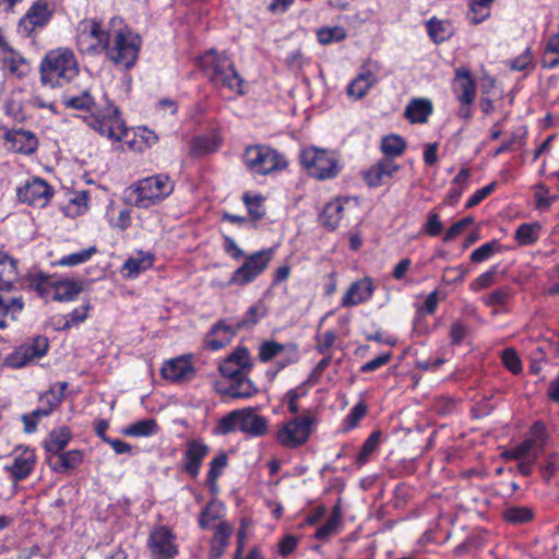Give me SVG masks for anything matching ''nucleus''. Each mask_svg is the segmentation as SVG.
<instances>
[{
  "instance_id": "obj_1",
  "label": "nucleus",
  "mask_w": 559,
  "mask_h": 559,
  "mask_svg": "<svg viewBox=\"0 0 559 559\" xmlns=\"http://www.w3.org/2000/svg\"><path fill=\"white\" fill-rule=\"evenodd\" d=\"M112 28L107 31L96 20H83L78 26L76 46L82 53L99 55L106 51L117 66L130 69L134 66L141 38L121 21L112 20Z\"/></svg>"
},
{
  "instance_id": "obj_2",
  "label": "nucleus",
  "mask_w": 559,
  "mask_h": 559,
  "mask_svg": "<svg viewBox=\"0 0 559 559\" xmlns=\"http://www.w3.org/2000/svg\"><path fill=\"white\" fill-rule=\"evenodd\" d=\"M64 105L68 108L88 111L91 114L88 124L103 136L121 141L127 135V128L119 109L109 102L106 95L95 99L88 91H85L81 95L66 99Z\"/></svg>"
},
{
  "instance_id": "obj_3",
  "label": "nucleus",
  "mask_w": 559,
  "mask_h": 559,
  "mask_svg": "<svg viewBox=\"0 0 559 559\" xmlns=\"http://www.w3.org/2000/svg\"><path fill=\"white\" fill-rule=\"evenodd\" d=\"M79 71L75 55L71 49H53L46 53L40 63V82L50 87L63 86L76 78Z\"/></svg>"
},
{
  "instance_id": "obj_4",
  "label": "nucleus",
  "mask_w": 559,
  "mask_h": 559,
  "mask_svg": "<svg viewBox=\"0 0 559 559\" xmlns=\"http://www.w3.org/2000/svg\"><path fill=\"white\" fill-rule=\"evenodd\" d=\"M174 190V183L167 175L159 174L138 180L127 190L130 203L136 207L148 209L160 203Z\"/></svg>"
},
{
  "instance_id": "obj_5",
  "label": "nucleus",
  "mask_w": 559,
  "mask_h": 559,
  "mask_svg": "<svg viewBox=\"0 0 559 559\" xmlns=\"http://www.w3.org/2000/svg\"><path fill=\"white\" fill-rule=\"evenodd\" d=\"M203 67L211 82L218 88L242 94V79L237 73L228 56L209 52L202 60Z\"/></svg>"
},
{
  "instance_id": "obj_6",
  "label": "nucleus",
  "mask_w": 559,
  "mask_h": 559,
  "mask_svg": "<svg viewBox=\"0 0 559 559\" xmlns=\"http://www.w3.org/2000/svg\"><path fill=\"white\" fill-rule=\"evenodd\" d=\"M243 160L251 171L259 175H267L287 166L283 155L266 145L248 146L243 153Z\"/></svg>"
},
{
  "instance_id": "obj_7",
  "label": "nucleus",
  "mask_w": 559,
  "mask_h": 559,
  "mask_svg": "<svg viewBox=\"0 0 559 559\" xmlns=\"http://www.w3.org/2000/svg\"><path fill=\"white\" fill-rule=\"evenodd\" d=\"M275 249L267 248L243 257V263L236 269L230 278L229 285L245 286L259 277L274 259Z\"/></svg>"
},
{
  "instance_id": "obj_8",
  "label": "nucleus",
  "mask_w": 559,
  "mask_h": 559,
  "mask_svg": "<svg viewBox=\"0 0 559 559\" xmlns=\"http://www.w3.org/2000/svg\"><path fill=\"white\" fill-rule=\"evenodd\" d=\"M314 425L316 418L310 413L296 416L280 428L276 440L285 448L296 449L309 440Z\"/></svg>"
},
{
  "instance_id": "obj_9",
  "label": "nucleus",
  "mask_w": 559,
  "mask_h": 559,
  "mask_svg": "<svg viewBox=\"0 0 559 559\" xmlns=\"http://www.w3.org/2000/svg\"><path fill=\"white\" fill-rule=\"evenodd\" d=\"M300 159L309 175L319 180L333 178L340 173L338 162L334 153L326 150L306 148L302 151Z\"/></svg>"
},
{
  "instance_id": "obj_10",
  "label": "nucleus",
  "mask_w": 559,
  "mask_h": 559,
  "mask_svg": "<svg viewBox=\"0 0 559 559\" xmlns=\"http://www.w3.org/2000/svg\"><path fill=\"white\" fill-rule=\"evenodd\" d=\"M53 0H36L20 19L17 31L23 36L31 37L43 29L50 22L55 13Z\"/></svg>"
},
{
  "instance_id": "obj_11",
  "label": "nucleus",
  "mask_w": 559,
  "mask_h": 559,
  "mask_svg": "<svg viewBox=\"0 0 559 559\" xmlns=\"http://www.w3.org/2000/svg\"><path fill=\"white\" fill-rule=\"evenodd\" d=\"M49 348L48 338L36 336L22 345L17 346L12 353L7 355L4 364L8 367L21 368L28 362L45 356Z\"/></svg>"
},
{
  "instance_id": "obj_12",
  "label": "nucleus",
  "mask_w": 559,
  "mask_h": 559,
  "mask_svg": "<svg viewBox=\"0 0 559 559\" xmlns=\"http://www.w3.org/2000/svg\"><path fill=\"white\" fill-rule=\"evenodd\" d=\"M175 539L176 536L168 527L164 525L154 527L147 540L153 559H173L178 552Z\"/></svg>"
},
{
  "instance_id": "obj_13",
  "label": "nucleus",
  "mask_w": 559,
  "mask_h": 559,
  "mask_svg": "<svg viewBox=\"0 0 559 559\" xmlns=\"http://www.w3.org/2000/svg\"><path fill=\"white\" fill-rule=\"evenodd\" d=\"M37 462L35 451L29 448H17L11 453V463L4 466L10 478L17 484L27 478L34 471Z\"/></svg>"
},
{
  "instance_id": "obj_14",
  "label": "nucleus",
  "mask_w": 559,
  "mask_h": 559,
  "mask_svg": "<svg viewBox=\"0 0 559 559\" xmlns=\"http://www.w3.org/2000/svg\"><path fill=\"white\" fill-rule=\"evenodd\" d=\"M53 195V189L43 179L33 178L17 190L19 200L34 207L46 206Z\"/></svg>"
},
{
  "instance_id": "obj_15",
  "label": "nucleus",
  "mask_w": 559,
  "mask_h": 559,
  "mask_svg": "<svg viewBox=\"0 0 559 559\" xmlns=\"http://www.w3.org/2000/svg\"><path fill=\"white\" fill-rule=\"evenodd\" d=\"M251 368V358L246 347L236 348L219 364L222 376L229 379L248 374Z\"/></svg>"
},
{
  "instance_id": "obj_16",
  "label": "nucleus",
  "mask_w": 559,
  "mask_h": 559,
  "mask_svg": "<svg viewBox=\"0 0 559 559\" xmlns=\"http://www.w3.org/2000/svg\"><path fill=\"white\" fill-rule=\"evenodd\" d=\"M3 138L8 150L23 155L34 154L39 144L36 134L24 129L8 130Z\"/></svg>"
},
{
  "instance_id": "obj_17",
  "label": "nucleus",
  "mask_w": 559,
  "mask_h": 559,
  "mask_svg": "<svg viewBox=\"0 0 559 559\" xmlns=\"http://www.w3.org/2000/svg\"><path fill=\"white\" fill-rule=\"evenodd\" d=\"M400 169L401 166L394 160L390 158H381L365 171L364 179L368 187L378 188L384 185L388 179L393 178Z\"/></svg>"
},
{
  "instance_id": "obj_18",
  "label": "nucleus",
  "mask_w": 559,
  "mask_h": 559,
  "mask_svg": "<svg viewBox=\"0 0 559 559\" xmlns=\"http://www.w3.org/2000/svg\"><path fill=\"white\" fill-rule=\"evenodd\" d=\"M453 91L461 104H473L476 97V82L467 68L455 70Z\"/></svg>"
},
{
  "instance_id": "obj_19",
  "label": "nucleus",
  "mask_w": 559,
  "mask_h": 559,
  "mask_svg": "<svg viewBox=\"0 0 559 559\" xmlns=\"http://www.w3.org/2000/svg\"><path fill=\"white\" fill-rule=\"evenodd\" d=\"M240 329L237 322L235 324H227L221 320L216 322L205 336V345L212 350H217L225 347Z\"/></svg>"
},
{
  "instance_id": "obj_20",
  "label": "nucleus",
  "mask_w": 559,
  "mask_h": 559,
  "mask_svg": "<svg viewBox=\"0 0 559 559\" xmlns=\"http://www.w3.org/2000/svg\"><path fill=\"white\" fill-rule=\"evenodd\" d=\"M210 448L199 440H189L185 452L186 463L182 471L191 477L199 475L202 461L209 454Z\"/></svg>"
},
{
  "instance_id": "obj_21",
  "label": "nucleus",
  "mask_w": 559,
  "mask_h": 559,
  "mask_svg": "<svg viewBox=\"0 0 559 559\" xmlns=\"http://www.w3.org/2000/svg\"><path fill=\"white\" fill-rule=\"evenodd\" d=\"M374 287L369 277H365L354 282L346 294L343 296L341 305L344 308H349L362 304L371 298Z\"/></svg>"
},
{
  "instance_id": "obj_22",
  "label": "nucleus",
  "mask_w": 559,
  "mask_h": 559,
  "mask_svg": "<svg viewBox=\"0 0 559 559\" xmlns=\"http://www.w3.org/2000/svg\"><path fill=\"white\" fill-rule=\"evenodd\" d=\"M240 431L251 437H261L267 431V419L251 407L241 408Z\"/></svg>"
},
{
  "instance_id": "obj_23",
  "label": "nucleus",
  "mask_w": 559,
  "mask_h": 559,
  "mask_svg": "<svg viewBox=\"0 0 559 559\" xmlns=\"http://www.w3.org/2000/svg\"><path fill=\"white\" fill-rule=\"evenodd\" d=\"M194 372L190 361L185 358L171 359L160 370L163 378L173 382L190 380Z\"/></svg>"
},
{
  "instance_id": "obj_24",
  "label": "nucleus",
  "mask_w": 559,
  "mask_h": 559,
  "mask_svg": "<svg viewBox=\"0 0 559 559\" xmlns=\"http://www.w3.org/2000/svg\"><path fill=\"white\" fill-rule=\"evenodd\" d=\"M84 459V454L80 450H70L60 452L56 456L48 459L49 466L57 473H66L76 468Z\"/></svg>"
},
{
  "instance_id": "obj_25",
  "label": "nucleus",
  "mask_w": 559,
  "mask_h": 559,
  "mask_svg": "<svg viewBox=\"0 0 559 559\" xmlns=\"http://www.w3.org/2000/svg\"><path fill=\"white\" fill-rule=\"evenodd\" d=\"M233 532L234 528L229 523L225 521H221L218 523V525L215 527V533L211 539V559H219L223 556L226 547L229 544V538Z\"/></svg>"
},
{
  "instance_id": "obj_26",
  "label": "nucleus",
  "mask_w": 559,
  "mask_h": 559,
  "mask_svg": "<svg viewBox=\"0 0 559 559\" xmlns=\"http://www.w3.org/2000/svg\"><path fill=\"white\" fill-rule=\"evenodd\" d=\"M432 110V103L429 99L413 98L406 106L404 116L412 123H425Z\"/></svg>"
},
{
  "instance_id": "obj_27",
  "label": "nucleus",
  "mask_w": 559,
  "mask_h": 559,
  "mask_svg": "<svg viewBox=\"0 0 559 559\" xmlns=\"http://www.w3.org/2000/svg\"><path fill=\"white\" fill-rule=\"evenodd\" d=\"M23 308L22 297H10L0 294V330L8 326V319L15 321Z\"/></svg>"
},
{
  "instance_id": "obj_28",
  "label": "nucleus",
  "mask_w": 559,
  "mask_h": 559,
  "mask_svg": "<svg viewBox=\"0 0 559 559\" xmlns=\"http://www.w3.org/2000/svg\"><path fill=\"white\" fill-rule=\"evenodd\" d=\"M257 392L258 389L248 378V374H245L242 377L230 379V383L223 394L233 399H248L253 396Z\"/></svg>"
},
{
  "instance_id": "obj_29",
  "label": "nucleus",
  "mask_w": 559,
  "mask_h": 559,
  "mask_svg": "<svg viewBox=\"0 0 559 559\" xmlns=\"http://www.w3.org/2000/svg\"><path fill=\"white\" fill-rule=\"evenodd\" d=\"M16 261L0 252V290H9L19 277Z\"/></svg>"
},
{
  "instance_id": "obj_30",
  "label": "nucleus",
  "mask_w": 559,
  "mask_h": 559,
  "mask_svg": "<svg viewBox=\"0 0 559 559\" xmlns=\"http://www.w3.org/2000/svg\"><path fill=\"white\" fill-rule=\"evenodd\" d=\"M72 438L71 430L68 427H60L53 429L44 442V448L47 452L56 456L68 445Z\"/></svg>"
},
{
  "instance_id": "obj_31",
  "label": "nucleus",
  "mask_w": 559,
  "mask_h": 559,
  "mask_svg": "<svg viewBox=\"0 0 559 559\" xmlns=\"http://www.w3.org/2000/svg\"><path fill=\"white\" fill-rule=\"evenodd\" d=\"M221 145V139L213 133L199 135L190 141V154L193 156H203L214 153Z\"/></svg>"
},
{
  "instance_id": "obj_32",
  "label": "nucleus",
  "mask_w": 559,
  "mask_h": 559,
  "mask_svg": "<svg viewBox=\"0 0 559 559\" xmlns=\"http://www.w3.org/2000/svg\"><path fill=\"white\" fill-rule=\"evenodd\" d=\"M2 50L8 53L3 61L11 74H14L17 78H24L31 72L29 62L10 45L9 49Z\"/></svg>"
},
{
  "instance_id": "obj_33",
  "label": "nucleus",
  "mask_w": 559,
  "mask_h": 559,
  "mask_svg": "<svg viewBox=\"0 0 559 559\" xmlns=\"http://www.w3.org/2000/svg\"><path fill=\"white\" fill-rule=\"evenodd\" d=\"M377 83V76L371 71L359 73L347 86V94L350 97L362 98L369 88Z\"/></svg>"
},
{
  "instance_id": "obj_34",
  "label": "nucleus",
  "mask_w": 559,
  "mask_h": 559,
  "mask_svg": "<svg viewBox=\"0 0 559 559\" xmlns=\"http://www.w3.org/2000/svg\"><path fill=\"white\" fill-rule=\"evenodd\" d=\"M343 212H344L343 201L340 199H336L334 201L329 202L324 206L323 211L320 214V221L323 226H325L326 228H329L331 230H334L338 226V224L343 217Z\"/></svg>"
},
{
  "instance_id": "obj_35",
  "label": "nucleus",
  "mask_w": 559,
  "mask_h": 559,
  "mask_svg": "<svg viewBox=\"0 0 559 559\" xmlns=\"http://www.w3.org/2000/svg\"><path fill=\"white\" fill-rule=\"evenodd\" d=\"M224 515V504L217 500H211L199 515V526L202 530L212 528V523L221 520Z\"/></svg>"
},
{
  "instance_id": "obj_36",
  "label": "nucleus",
  "mask_w": 559,
  "mask_h": 559,
  "mask_svg": "<svg viewBox=\"0 0 559 559\" xmlns=\"http://www.w3.org/2000/svg\"><path fill=\"white\" fill-rule=\"evenodd\" d=\"M82 286L73 281H56L52 300L69 301L75 299L81 293Z\"/></svg>"
},
{
  "instance_id": "obj_37",
  "label": "nucleus",
  "mask_w": 559,
  "mask_h": 559,
  "mask_svg": "<svg viewBox=\"0 0 559 559\" xmlns=\"http://www.w3.org/2000/svg\"><path fill=\"white\" fill-rule=\"evenodd\" d=\"M158 424L154 418H145L127 426L123 433L130 437H150L157 433Z\"/></svg>"
},
{
  "instance_id": "obj_38",
  "label": "nucleus",
  "mask_w": 559,
  "mask_h": 559,
  "mask_svg": "<svg viewBox=\"0 0 559 559\" xmlns=\"http://www.w3.org/2000/svg\"><path fill=\"white\" fill-rule=\"evenodd\" d=\"M153 262L154 257L150 253L142 254L139 258H130L124 262L122 272L127 277H136L141 272L150 269Z\"/></svg>"
},
{
  "instance_id": "obj_39",
  "label": "nucleus",
  "mask_w": 559,
  "mask_h": 559,
  "mask_svg": "<svg viewBox=\"0 0 559 559\" xmlns=\"http://www.w3.org/2000/svg\"><path fill=\"white\" fill-rule=\"evenodd\" d=\"M406 150L405 140L396 134H390L382 138L381 151L384 155L383 158H390L393 160L394 157L401 156Z\"/></svg>"
},
{
  "instance_id": "obj_40",
  "label": "nucleus",
  "mask_w": 559,
  "mask_h": 559,
  "mask_svg": "<svg viewBox=\"0 0 559 559\" xmlns=\"http://www.w3.org/2000/svg\"><path fill=\"white\" fill-rule=\"evenodd\" d=\"M66 386L67 384L63 383L58 394L52 390H49L40 396V403L43 404V407L33 411V416H48L52 409L61 403L63 397V390Z\"/></svg>"
},
{
  "instance_id": "obj_41",
  "label": "nucleus",
  "mask_w": 559,
  "mask_h": 559,
  "mask_svg": "<svg viewBox=\"0 0 559 559\" xmlns=\"http://www.w3.org/2000/svg\"><path fill=\"white\" fill-rule=\"evenodd\" d=\"M56 280L43 273L34 274L29 278V286L35 289L41 298L51 299Z\"/></svg>"
},
{
  "instance_id": "obj_42",
  "label": "nucleus",
  "mask_w": 559,
  "mask_h": 559,
  "mask_svg": "<svg viewBox=\"0 0 559 559\" xmlns=\"http://www.w3.org/2000/svg\"><path fill=\"white\" fill-rule=\"evenodd\" d=\"M240 415L241 409H235L223 416L215 427V433L226 436L240 430Z\"/></svg>"
},
{
  "instance_id": "obj_43",
  "label": "nucleus",
  "mask_w": 559,
  "mask_h": 559,
  "mask_svg": "<svg viewBox=\"0 0 559 559\" xmlns=\"http://www.w3.org/2000/svg\"><path fill=\"white\" fill-rule=\"evenodd\" d=\"M530 441V445L538 454L544 450V447L548 440V433L546 426L542 421L533 424L530 430V436L525 439Z\"/></svg>"
},
{
  "instance_id": "obj_44",
  "label": "nucleus",
  "mask_w": 559,
  "mask_h": 559,
  "mask_svg": "<svg viewBox=\"0 0 559 559\" xmlns=\"http://www.w3.org/2000/svg\"><path fill=\"white\" fill-rule=\"evenodd\" d=\"M534 516L533 510L527 507H510L503 512V519L512 524H524Z\"/></svg>"
},
{
  "instance_id": "obj_45",
  "label": "nucleus",
  "mask_w": 559,
  "mask_h": 559,
  "mask_svg": "<svg viewBox=\"0 0 559 559\" xmlns=\"http://www.w3.org/2000/svg\"><path fill=\"white\" fill-rule=\"evenodd\" d=\"M265 316V307L262 302H257L252 305L243 318L237 321L238 328L241 329H251L254 326L261 318Z\"/></svg>"
},
{
  "instance_id": "obj_46",
  "label": "nucleus",
  "mask_w": 559,
  "mask_h": 559,
  "mask_svg": "<svg viewBox=\"0 0 559 559\" xmlns=\"http://www.w3.org/2000/svg\"><path fill=\"white\" fill-rule=\"evenodd\" d=\"M228 459L226 453H219L210 463V469L207 473V483L211 488L216 485L217 478L223 474L224 468L227 466Z\"/></svg>"
},
{
  "instance_id": "obj_47",
  "label": "nucleus",
  "mask_w": 559,
  "mask_h": 559,
  "mask_svg": "<svg viewBox=\"0 0 559 559\" xmlns=\"http://www.w3.org/2000/svg\"><path fill=\"white\" fill-rule=\"evenodd\" d=\"M317 37L320 44L329 45L346 38V31L341 26L323 27L318 29Z\"/></svg>"
},
{
  "instance_id": "obj_48",
  "label": "nucleus",
  "mask_w": 559,
  "mask_h": 559,
  "mask_svg": "<svg viewBox=\"0 0 559 559\" xmlns=\"http://www.w3.org/2000/svg\"><path fill=\"white\" fill-rule=\"evenodd\" d=\"M380 438H381L380 431H373L367 438V440L364 442V444L356 457V461L358 464L362 465L368 461L370 454L373 453L376 451V449L378 448V445L380 443Z\"/></svg>"
},
{
  "instance_id": "obj_49",
  "label": "nucleus",
  "mask_w": 559,
  "mask_h": 559,
  "mask_svg": "<svg viewBox=\"0 0 559 559\" xmlns=\"http://www.w3.org/2000/svg\"><path fill=\"white\" fill-rule=\"evenodd\" d=\"M539 226L522 224L515 231V239L520 245H531L538 238Z\"/></svg>"
},
{
  "instance_id": "obj_50",
  "label": "nucleus",
  "mask_w": 559,
  "mask_h": 559,
  "mask_svg": "<svg viewBox=\"0 0 559 559\" xmlns=\"http://www.w3.org/2000/svg\"><path fill=\"white\" fill-rule=\"evenodd\" d=\"M284 350V345L275 341H264L259 347V358L267 362Z\"/></svg>"
},
{
  "instance_id": "obj_51",
  "label": "nucleus",
  "mask_w": 559,
  "mask_h": 559,
  "mask_svg": "<svg viewBox=\"0 0 559 559\" xmlns=\"http://www.w3.org/2000/svg\"><path fill=\"white\" fill-rule=\"evenodd\" d=\"M366 404L358 403L357 405H355L344 419V431H349L354 429L358 425V423L366 416Z\"/></svg>"
},
{
  "instance_id": "obj_52",
  "label": "nucleus",
  "mask_w": 559,
  "mask_h": 559,
  "mask_svg": "<svg viewBox=\"0 0 559 559\" xmlns=\"http://www.w3.org/2000/svg\"><path fill=\"white\" fill-rule=\"evenodd\" d=\"M96 252H97V249H96V247L93 246V247L84 249L80 252H75V253L69 254L67 257H63L59 263L61 265H67V266L78 265V264L84 263L87 260H90L92 258V255L95 254Z\"/></svg>"
},
{
  "instance_id": "obj_53",
  "label": "nucleus",
  "mask_w": 559,
  "mask_h": 559,
  "mask_svg": "<svg viewBox=\"0 0 559 559\" xmlns=\"http://www.w3.org/2000/svg\"><path fill=\"white\" fill-rule=\"evenodd\" d=\"M534 450L530 445V441L523 440L518 445L504 452V456L515 461H523L532 457Z\"/></svg>"
},
{
  "instance_id": "obj_54",
  "label": "nucleus",
  "mask_w": 559,
  "mask_h": 559,
  "mask_svg": "<svg viewBox=\"0 0 559 559\" xmlns=\"http://www.w3.org/2000/svg\"><path fill=\"white\" fill-rule=\"evenodd\" d=\"M499 249L497 241H490L481 245L475 249L471 254V261L474 263H480L489 259Z\"/></svg>"
},
{
  "instance_id": "obj_55",
  "label": "nucleus",
  "mask_w": 559,
  "mask_h": 559,
  "mask_svg": "<svg viewBox=\"0 0 559 559\" xmlns=\"http://www.w3.org/2000/svg\"><path fill=\"white\" fill-rule=\"evenodd\" d=\"M242 199H243V203L246 204L248 212L251 215L253 221H259L264 216L265 212L261 204L262 203L261 197H259V195L251 197L250 194L245 193Z\"/></svg>"
},
{
  "instance_id": "obj_56",
  "label": "nucleus",
  "mask_w": 559,
  "mask_h": 559,
  "mask_svg": "<svg viewBox=\"0 0 559 559\" xmlns=\"http://www.w3.org/2000/svg\"><path fill=\"white\" fill-rule=\"evenodd\" d=\"M503 366L513 374L522 372V362L518 353L513 348H507L501 355Z\"/></svg>"
},
{
  "instance_id": "obj_57",
  "label": "nucleus",
  "mask_w": 559,
  "mask_h": 559,
  "mask_svg": "<svg viewBox=\"0 0 559 559\" xmlns=\"http://www.w3.org/2000/svg\"><path fill=\"white\" fill-rule=\"evenodd\" d=\"M443 230V224L440 219V215L431 211L427 215V222L423 226V231L430 237L439 236Z\"/></svg>"
},
{
  "instance_id": "obj_58",
  "label": "nucleus",
  "mask_w": 559,
  "mask_h": 559,
  "mask_svg": "<svg viewBox=\"0 0 559 559\" xmlns=\"http://www.w3.org/2000/svg\"><path fill=\"white\" fill-rule=\"evenodd\" d=\"M90 310V304L82 306L81 308L74 309L71 313H69L68 318L64 320L61 330H69L70 328L78 325L86 320L87 313Z\"/></svg>"
},
{
  "instance_id": "obj_59",
  "label": "nucleus",
  "mask_w": 559,
  "mask_h": 559,
  "mask_svg": "<svg viewBox=\"0 0 559 559\" xmlns=\"http://www.w3.org/2000/svg\"><path fill=\"white\" fill-rule=\"evenodd\" d=\"M427 31L435 43H441L450 35L447 25L441 21L430 20L427 24Z\"/></svg>"
},
{
  "instance_id": "obj_60",
  "label": "nucleus",
  "mask_w": 559,
  "mask_h": 559,
  "mask_svg": "<svg viewBox=\"0 0 559 559\" xmlns=\"http://www.w3.org/2000/svg\"><path fill=\"white\" fill-rule=\"evenodd\" d=\"M559 467V455L557 453H551L547 455L545 462L540 465L542 476L546 481H549L550 478L556 474Z\"/></svg>"
},
{
  "instance_id": "obj_61",
  "label": "nucleus",
  "mask_w": 559,
  "mask_h": 559,
  "mask_svg": "<svg viewBox=\"0 0 559 559\" xmlns=\"http://www.w3.org/2000/svg\"><path fill=\"white\" fill-rule=\"evenodd\" d=\"M473 223V218L471 216L464 217L457 222H455L444 234L443 241L449 242L456 238L459 235L463 233V230Z\"/></svg>"
},
{
  "instance_id": "obj_62",
  "label": "nucleus",
  "mask_w": 559,
  "mask_h": 559,
  "mask_svg": "<svg viewBox=\"0 0 559 559\" xmlns=\"http://www.w3.org/2000/svg\"><path fill=\"white\" fill-rule=\"evenodd\" d=\"M468 5L467 19L472 24H479L490 15L488 7L472 5V1H468Z\"/></svg>"
},
{
  "instance_id": "obj_63",
  "label": "nucleus",
  "mask_w": 559,
  "mask_h": 559,
  "mask_svg": "<svg viewBox=\"0 0 559 559\" xmlns=\"http://www.w3.org/2000/svg\"><path fill=\"white\" fill-rule=\"evenodd\" d=\"M338 525L336 516H330L326 523L317 530L314 537L320 540H326L336 533Z\"/></svg>"
},
{
  "instance_id": "obj_64",
  "label": "nucleus",
  "mask_w": 559,
  "mask_h": 559,
  "mask_svg": "<svg viewBox=\"0 0 559 559\" xmlns=\"http://www.w3.org/2000/svg\"><path fill=\"white\" fill-rule=\"evenodd\" d=\"M468 334V328L461 321L452 323L450 329V338L453 345H459Z\"/></svg>"
}]
</instances>
